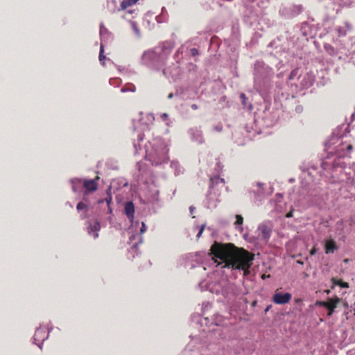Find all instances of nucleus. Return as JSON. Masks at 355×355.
Masks as SVG:
<instances>
[{
    "mask_svg": "<svg viewBox=\"0 0 355 355\" xmlns=\"http://www.w3.org/2000/svg\"><path fill=\"white\" fill-rule=\"evenodd\" d=\"M211 254L225 263V268L232 270H242L244 275L250 273L249 269L252 265L254 254L236 247L233 243H221L215 241L210 248Z\"/></svg>",
    "mask_w": 355,
    "mask_h": 355,
    "instance_id": "nucleus-1",
    "label": "nucleus"
},
{
    "mask_svg": "<svg viewBox=\"0 0 355 355\" xmlns=\"http://www.w3.org/2000/svg\"><path fill=\"white\" fill-rule=\"evenodd\" d=\"M343 137L332 135L325 144L326 150L330 155H336L338 158L347 156L352 150V144L344 141Z\"/></svg>",
    "mask_w": 355,
    "mask_h": 355,
    "instance_id": "nucleus-2",
    "label": "nucleus"
},
{
    "mask_svg": "<svg viewBox=\"0 0 355 355\" xmlns=\"http://www.w3.org/2000/svg\"><path fill=\"white\" fill-rule=\"evenodd\" d=\"M99 180V177L96 176L95 179L94 180H80V179H76L72 180L73 184V191H77L76 189V184H82L85 189V194L89 193V192H94L97 190L98 189V180Z\"/></svg>",
    "mask_w": 355,
    "mask_h": 355,
    "instance_id": "nucleus-3",
    "label": "nucleus"
},
{
    "mask_svg": "<svg viewBox=\"0 0 355 355\" xmlns=\"http://www.w3.org/2000/svg\"><path fill=\"white\" fill-rule=\"evenodd\" d=\"M292 295L289 293H282L277 290L272 296V302L277 304H285L290 302Z\"/></svg>",
    "mask_w": 355,
    "mask_h": 355,
    "instance_id": "nucleus-4",
    "label": "nucleus"
},
{
    "mask_svg": "<svg viewBox=\"0 0 355 355\" xmlns=\"http://www.w3.org/2000/svg\"><path fill=\"white\" fill-rule=\"evenodd\" d=\"M341 302V298L336 296L332 298H328L327 304L325 308L328 310L327 315L331 316L335 311L337 304Z\"/></svg>",
    "mask_w": 355,
    "mask_h": 355,
    "instance_id": "nucleus-5",
    "label": "nucleus"
},
{
    "mask_svg": "<svg viewBox=\"0 0 355 355\" xmlns=\"http://www.w3.org/2000/svg\"><path fill=\"white\" fill-rule=\"evenodd\" d=\"M258 230L260 232V236L266 241H268L271 236L272 228L266 224L261 223L259 225Z\"/></svg>",
    "mask_w": 355,
    "mask_h": 355,
    "instance_id": "nucleus-6",
    "label": "nucleus"
},
{
    "mask_svg": "<svg viewBox=\"0 0 355 355\" xmlns=\"http://www.w3.org/2000/svg\"><path fill=\"white\" fill-rule=\"evenodd\" d=\"M125 213L130 220L134 218L135 206L132 202H127L125 205Z\"/></svg>",
    "mask_w": 355,
    "mask_h": 355,
    "instance_id": "nucleus-7",
    "label": "nucleus"
},
{
    "mask_svg": "<svg viewBox=\"0 0 355 355\" xmlns=\"http://www.w3.org/2000/svg\"><path fill=\"white\" fill-rule=\"evenodd\" d=\"M336 242L333 239L326 241L324 244V250L326 254L333 253L335 250H338Z\"/></svg>",
    "mask_w": 355,
    "mask_h": 355,
    "instance_id": "nucleus-8",
    "label": "nucleus"
},
{
    "mask_svg": "<svg viewBox=\"0 0 355 355\" xmlns=\"http://www.w3.org/2000/svg\"><path fill=\"white\" fill-rule=\"evenodd\" d=\"M101 229V225L98 221H95L94 223L90 224L88 227V233L91 234L92 232H94L93 236L94 239H96L98 237V231H99Z\"/></svg>",
    "mask_w": 355,
    "mask_h": 355,
    "instance_id": "nucleus-9",
    "label": "nucleus"
},
{
    "mask_svg": "<svg viewBox=\"0 0 355 355\" xmlns=\"http://www.w3.org/2000/svg\"><path fill=\"white\" fill-rule=\"evenodd\" d=\"M332 286L331 289H334L335 286H339L342 288H349V284L347 282H343V279H337L334 277L331 278Z\"/></svg>",
    "mask_w": 355,
    "mask_h": 355,
    "instance_id": "nucleus-10",
    "label": "nucleus"
},
{
    "mask_svg": "<svg viewBox=\"0 0 355 355\" xmlns=\"http://www.w3.org/2000/svg\"><path fill=\"white\" fill-rule=\"evenodd\" d=\"M139 0H123L121 3V8L119 9L120 10H125L126 8H128V7L130 6H132L135 4H136L137 3Z\"/></svg>",
    "mask_w": 355,
    "mask_h": 355,
    "instance_id": "nucleus-11",
    "label": "nucleus"
},
{
    "mask_svg": "<svg viewBox=\"0 0 355 355\" xmlns=\"http://www.w3.org/2000/svg\"><path fill=\"white\" fill-rule=\"evenodd\" d=\"M300 75H299V69L298 68H295L293 70L291 71V72L290 73L289 76H288V80H293L295 79V77H299Z\"/></svg>",
    "mask_w": 355,
    "mask_h": 355,
    "instance_id": "nucleus-12",
    "label": "nucleus"
},
{
    "mask_svg": "<svg viewBox=\"0 0 355 355\" xmlns=\"http://www.w3.org/2000/svg\"><path fill=\"white\" fill-rule=\"evenodd\" d=\"M243 223V218L241 215H236V221L234 223L235 225H241Z\"/></svg>",
    "mask_w": 355,
    "mask_h": 355,
    "instance_id": "nucleus-13",
    "label": "nucleus"
},
{
    "mask_svg": "<svg viewBox=\"0 0 355 355\" xmlns=\"http://www.w3.org/2000/svg\"><path fill=\"white\" fill-rule=\"evenodd\" d=\"M103 52H104L103 46L101 45V46L100 53H99V60L101 62H102L105 58V56L103 55Z\"/></svg>",
    "mask_w": 355,
    "mask_h": 355,
    "instance_id": "nucleus-14",
    "label": "nucleus"
},
{
    "mask_svg": "<svg viewBox=\"0 0 355 355\" xmlns=\"http://www.w3.org/2000/svg\"><path fill=\"white\" fill-rule=\"evenodd\" d=\"M76 208L78 211H80V210L86 209L87 205L85 203H83V202H80L78 203Z\"/></svg>",
    "mask_w": 355,
    "mask_h": 355,
    "instance_id": "nucleus-15",
    "label": "nucleus"
},
{
    "mask_svg": "<svg viewBox=\"0 0 355 355\" xmlns=\"http://www.w3.org/2000/svg\"><path fill=\"white\" fill-rule=\"evenodd\" d=\"M42 334H45L43 329H37L35 333V337H42Z\"/></svg>",
    "mask_w": 355,
    "mask_h": 355,
    "instance_id": "nucleus-16",
    "label": "nucleus"
},
{
    "mask_svg": "<svg viewBox=\"0 0 355 355\" xmlns=\"http://www.w3.org/2000/svg\"><path fill=\"white\" fill-rule=\"evenodd\" d=\"M223 128L222 124H218V125H215L213 129L216 132H220L223 131Z\"/></svg>",
    "mask_w": 355,
    "mask_h": 355,
    "instance_id": "nucleus-17",
    "label": "nucleus"
},
{
    "mask_svg": "<svg viewBox=\"0 0 355 355\" xmlns=\"http://www.w3.org/2000/svg\"><path fill=\"white\" fill-rule=\"evenodd\" d=\"M327 304V301H316L315 304V306L325 307Z\"/></svg>",
    "mask_w": 355,
    "mask_h": 355,
    "instance_id": "nucleus-18",
    "label": "nucleus"
},
{
    "mask_svg": "<svg viewBox=\"0 0 355 355\" xmlns=\"http://www.w3.org/2000/svg\"><path fill=\"white\" fill-rule=\"evenodd\" d=\"M191 53L193 56L198 55L199 54V51L197 49L193 48L191 49Z\"/></svg>",
    "mask_w": 355,
    "mask_h": 355,
    "instance_id": "nucleus-19",
    "label": "nucleus"
},
{
    "mask_svg": "<svg viewBox=\"0 0 355 355\" xmlns=\"http://www.w3.org/2000/svg\"><path fill=\"white\" fill-rule=\"evenodd\" d=\"M146 225L144 222L141 223V227L140 228V233L141 234H143L146 232Z\"/></svg>",
    "mask_w": 355,
    "mask_h": 355,
    "instance_id": "nucleus-20",
    "label": "nucleus"
},
{
    "mask_svg": "<svg viewBox=\"0 0 355 355\" xmlns=\"http://www.w3.org/2000/svg\"><path fill=\"white\" fill-rule=\"evenodd\" d=\"M204 229H205V225H203L201 226V227H200V230H199V232H198V233L197 234V237L198 238H199L202 235V232L204 231Z\"/></svg>",
    "mask_w": 355,
    "mask_h": 355,
    "instance_id": "nucleus-21",
    "label": "nucleus"
},
{
    "mask_svg": "<svg viewBox=\"0 0 355 355\" xmlns=\"http://www.w3.org/2000/svg\"><path fill=\"white\" fill-rule=\"evenodd\" d=\"M342 302L343 306L345 308H346V309L349 308V304H348V302H347L346 300H343L341 299V302Z\"/></svg>",
    "mask_w": 355,
    "mask_h": 355,
    "instance_id": "nucleus-22",
    "label": "nucleus"
},
{
    "mask_svg": "<svg viewBox=\"0 0 355 355\" xmlns=\"http://www.w3.org/2000/svg\"><path fill=\"white\" fill-rule=\"evenodd\" d=\"M293 209H292V210H291V211H289L286 214V218H291V217H293Z\"/></svg>",
    "mask_w": 355,
    "mask_h": 355,
    "instance_id": "nucleus-23",
    "label": "nucleus"
},
{
    "mask_svg": "<svg viewBox=\"0 0 355 355\" xmlns=\"http://www.w3.org/2000/svg\"><path fill=\"white\" fill-rule=\"evenodd\" d=\"M317 252V249L315 247H313L311 250H310V254L311 256L314 255L315 253Z\"/></svg>",
    "mask_w": 355,
    "mask_h": 355,
    "instance_id": "nucleus-24",
    "label": "nucleus"
},
{
    "mask_svg": "<svg viewBox=\"0 0 355 355\" xmlns=\"http://www.w3.org/2000/svg\"><path fill=\"white\" fill-rule=\"evenodd\" d=\"M191 109H192V110H197V109L198 108V105H197L196 104H192V105H191Z\"/></svg>",
    "mask_w": 355,
    "mask_h": 355,
    "instance_id": "nucleus-25",
    "label": "nucleus"
},
{
    "mask_svg": "<svg viewBox=\"0 0 355 355\" xmlns=\"http://www.w3.org/2000/svg\"><path fill=\"white\" fill-rule=\"evenodd\" d=\"M295 303H301V302H302V300L301 298H295Z\"/></svg>",
    "mask_w": 355,
    "mask_h": 355,
    "instance_id": "nucleus-26",
    "label": "nucleus"
},
{
    "mask_svg": "<svg viewBox=\"0 0 355 355\" xmlns=\"http://www.w3.org/2000/svg\"><path fill=\"white\" fill-rule=\"evenodd\" d=\"M173 97V93H170L168 95V98H172Z\"/></svg>",
    "mask_w": 355,
    "mask_h": 355,
    "instance_id": "nucleus-27",
    "label": "nucleus"
},
{
    "mask_svg": "<svg viewBox=\"0 0 355 355\" xmlns=\"http://www.w3.org/2000/svg\"><path fill=\"white\" fill-rule=\"evenodd\" d=\"M189 209H190V212L192 214L194 210V207H190Z\"/></svg>",
    "mask_w": 355,
    "mask_h": 355,
    "instance_id": "nucleus-28",
    "label": "nucleus"
},
{
    "mask_svg": "<svg viewBox=\"0 0 355 355\" xmlns=\"http://www.w3.org/2000/svg\"><path fill=\"white\" fill-rule=\"evenodd\" d=\"M241 98H245V95L244 94H241Z\"/></svg>",
    "mask_w": 355,
    "mask_h": 355,
    "instance_id": "nucleus-29",
    "label": "nucleus"
},
{
    "mask_svg": "<svg viewBox=\"0 0 355 355\" xmlns=\"http://www.w3.org/2000/svg\"><path fill=\"white\" fill-rule=\"evenodd\" d=\"M348 313H349L348 312H345V315H346V319H348V316H347Z\"/></svg>",
    "mask_w": 355,
    "mask_h": 355,
    "instance_id": "nucleus-30",
    "label": "nucleus"
}]
</instances>
